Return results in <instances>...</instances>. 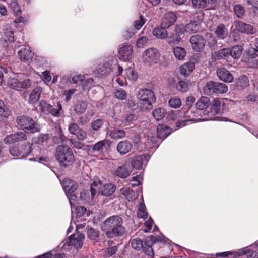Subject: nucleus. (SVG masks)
Wrapping results in <instances>:
<instances>
[{
  "mask_svg": "<svg viewBox=\"0 0 258 258\" xmlns=\"http://www.w3.org/2000/svg\"><path fill=\"white\" fill-rule=\"evenodd\" d=\"M122 223L123 220L121 217L118 216H113L108 218L104 221L102 228L108 237L120 236L125 232Z\"/></svg>",
  "mask_w": 258,
  "mask_h": 258,
  "instance_id": "f257e3e1",
  "label": "nucleus"
},
{
  "mask_svg": "<svg viewBox=\"0 0 258 258\" xmlns=\"http://www.w3.org/2000/svg\"><path fill=\"white\" fill-rule=\"evenodd\" d=\"M55 157L58 162L64 167L72 165L75 161L72 149L67 145L57 147Z\"/></svg>",
  "mask_w": 258,
  "mask_h": 258,
  "instance_id": "f03ea898",
  "label": "nucleus"
},
{
  "mask_svg": "<svg viewBox=\"0 0 258 258\" xmlns=\"http://www.w3.org/2000/svg\"><path fill=\"white\" fill-rule=\"evenodd\" d=\"M17 125L25 132L35 133L40 131V126L29 116H20L17 118Z\"/></svg>",
  "mask_w": 258,
  "mask_h": 258,
  "instance_id": "7ed1b4c3",
  "label": "nucleus"
},
{
  "mask_svg": "<svg viewBox=\"0 0 258 258\" xmlns=\"http://www.w3.org/2000/svg\"><path fill=\"white\" fill-rule=\"evenodd\" d=\"M242 48L240 46H235L232 48H223L215 52L213 57L217 59L228 58L231 56L234 59H238L242 54Z\"/></svg>",
  "mask_w": 258,
  "mask_h": 258,
  "instance_id": "20e7f679",
  "label": "nucleus"
},
{
  "mask_svg": "<svg viewBox=\"0 0 258 258\" xmlns=\"http://www.w3.org/2000/svg\"><path fill=\"white\" fill-rule=\"evenodd\" d=\"M94 187L97 188L99 194L105 196H109L112 195L116 189L115 186L111 183L106 184L102 186L101 181L98 179H96L94 180L91 186V192L92 197L96 193V189Z\"/></svg>",
  "mask_w": 258,
  "mask_h": 258,
  "instance_id": "39448f33",
  "label": "nucleus"
},
{
  "mask_svg": "<svg viewBox=\"0 0 258 258\" xmlns=\"http://www.w3.org/2000/svg\"><path fill=\"white\" fill-rule=\"evenodd\" d=\"M84 236L82 233H77L70 236L63 244L62 248L65 250H69L73 246L76 249L83 246Z\"/></svg>",
  "mask_w": 258,
  "mask_h": 258,
  "instance_id": "423d86ee",
  "label": "nucleus"
},
{
  "mask_svg": "<svg viewBox=\"0 0 258 258\" xmlns=\"http://www.w3.org/2000/svg\"><path fill=\"white\" fill-rule=\"evenodd\" d=\"M159 58L160 53L158 50L154 47L146 49L142 55L143 62L148 66H152L156 63Z\"/></svg>",
  "mask_w": 258,
  "mask_h": 258,
  "instance_id": "0eeeda50",
  "label": "nucleus"
},
{
  "mask_svg": "<svg viewBox=\"0 0 258 258\" xmlns=\"http://www.w3.org/2000/svg\"><path fill=\"white\" fill-rule=\"evenodd\" d=\"M8 86L12 89L21 91V89L29 88L32 84V81L29 79H26L23 81H20L17 77H10L7 81Z\"/></svg>",
  "mask_w": 258,
  "mask_h": 258,
  "instance_id": "6e6552de",
  "label": "nucleus"
},
{
  "mask_svg": "<svg viewBox=\"0 0 258 258\" xmlns=\"http://www.w3.org/2000/svg\"><path fill=\"white\" fill-rule=\"evenodd\" d=\"M39 107L41 111L46 115L51 114L55 117H59L60 115V111L62 107L59 102H58L57 108H53L52 105L48 104L44 100H41L39 103Z\"/></svg>",
  "mask_w": 258,
  "mask_h": 258,
  "instance_id": "1a4fd4ad",
  "label": "nucleus"
},
{
  "mask_svg": "<svg viewBox=\"0 0 258 258\" xmlns=\"http://www.w3.org/2000/svg\"><path fill=\"white\" fill-rule=\"evenodd\" d=\"M181 110H183L185 113V115L182 116V119H183V120L178 121L176 123L177 128H180L185 126L188 122H196L206 120L205 119L195 118L197 116L196 114L199 113L198 111L196 112L193 111L191 110L186 111L185 109H182Z\"/></svg>",
  "mask_w": 258,
  "mask_h": 258,
  "instance_id": "9d476101",
  "label": "nucleus"
},
{
  "mask_svg": "<svg viewBox=\"0 0 258 258\" xmlns=\"http://www.w3.org/2000/svg\"><path fill=\"white\" fill-rule=\"evenodd\" d=\"M137 97L145 104L151 106L155 102L156 98L153 91L150 89H140L137 93Z\"/></svg>",
  "mask_w": 258,
  "mask_h": 258,
  "instance_id": "9b49d317",
  "label": "nucleus"
},
{
  "mask_svg": "<svg viewBox=\"0 0 258 258\" xmlns=\"http://www.w3.org/2000/svg\"><path fill=\"white\" fill-rule=\"evenodd\" d=\"M179 28L178 30L182 32L183 34L189 35L198 32L200 30V24L197 22L193 21L187 24H178Z\"/></svg>",
  "mask_w": 258,
  "mask_h": 258,
  "instance_id": "f8f14e48",
  "label": "nucleus"
},
{
  "mask_svg": "<svg viewBox=\"0 0 258 258\" xmlns=\"http://www.w3.org/2000/svg\"><path fill=\"white\" fill-rule=\"evenodd\" d=\"M133 46L132 45H123L118 51L119 58L124 61L130 60L132 58Z\"/></svg>",
  "mask_w": 258,
  "mask_h": 258,
  "instance_id": "ddd939ff",
  "label": "nucleus"
},
{
  "mask_svg": "<svg viewBox=\"0 0 258 258\" xmlns=\"http://www.w3.org/2000/svg\"><path fill=\"white\" fill-rule=\"evenodd\" d=\"M190 42L192 49L197 52L200 51L204 47L206 44L204 38L199 35L192 36L190 39Z\"/></svg>",
  "mask_w": 258,
  "mask_h": 258,
  "instance_id": "4468645a",
  "label": "nucleus"
},
{
  "mask_svg": "<svg viewBox=\"0 0 258 258\" xmlns=\"http://www.w3.org/2000/svg\"><path fill=\"white\" fill-rule=\"evenodd\" d=\"M21 148L20 153L22 157H26L31 154L37 156V152L39 151V148L38 147L36 149L35 148V146H33V144L30 143L22 145Z\"/></svg>",
  "mask_w": 258,
  "mask_h": 258,
  "instance_id": "2eb2a0df",
  "label": "nucleus"
},
{
  "mask_svg": "<svg viewBox=\"0 0 258 258\" xmlns=\"http://www.w3.org/2000/svg\"><path fill=\"white\" fill-rule=\"evenodd\" d=\"M150 159L148 154H143L134 157L131 161L132 166L136 169H140L143 165L146 164Z\"/></svg>",
  "mask_w": 258,
  "mask_h": 258,
  "instance_id": "dca6fc26",
  "label": "nucleus"
},
{
  "mask_svg": "<svg viewBox=\"0 0 258 258\" xmlns=\"http://www.w3.org/2000/svg\"><path fill=\"white\" fill-rule=\"evenodd\" d=\"M177 18L175 12H167L164 14L163 17L161 25L165 28H168L176 21Z\"/></svg>",
  "mask_w": 258,
  "mask_h": 258,
  "instance_id": "f3484780",
  "label": "nucleus"
},
{
  "mask_svg": "<svg viewBox=\"0 0 258 258\" xmlns=\"http://www.w3.org/2000/svg\"><path fill=\"white\" fill-rule=\"evenodd\" d=\"M179 28L178 25H176L175 27L174 30L172 32L170 33V35L167 36V43L170 44H178L179 43L181 40L180 35L183 34L182 32L179 31L178 29Z\"/></svg>",
  "mask_w": 258,
  "mask_h": 258,
  "instance_id": "a211bd4d",
  "label": "nucleus"
},
{
  "mask_svg": "<svg viewBox=\"0 0 258 258\" xmlns=\"http://www.w3.org/2000/svg\"><path fill=\"white\" fill-rule=\"evenodd\" d=\"M235 26L240 32L247 34H253L256 31L253 27L249 24H247L242 21H236L234 22Z\"/></svg>",
  "mask_w": 258,
  "mask_h": 258,
  "instance_id": "6ab92c4d",
  "label": "nucleus"
},
{
  "mask_svg": "<svg viewBox=\"0 0 258 258\" xmlns=\"http://www.w3.org/2000/svg\"><path fill=\"white\" fill-rule=\"evenodd\" d=\"M64 191L67 196L71 194H73L77 188V184L70 179H64L62 183Z\"/></svg>",
  "mask_w": 258,
  "mask_h": 258,
  "instance_id": "aec40b11",
  "label": "nucleus"
},
{
  "mask_svg": "<svg viewBox=\"0 0 258 258\" xmlns=\"http://www.w3.org/2000/svg\"><path fill=\"white\" fill-rule=\"evenodd\" d=\"M133 145L127 140L119 142L117 145V150L120 155H124L128 153L132 149Z\"/></svg>",
  "mask_w": 258,
  "mask_h": 258,
  "instance_id": "412c9836",
  "label": "nucleus"
},
{
  "mask_svg": "<svg viewBox=\"0 0 258 258\" xmlns=\"http://www.w3.org/2000/svg\"><path fill=\"white\" fill-rule=\"evenodd\" d=\"M217 74L218 78L225 82H231L233 79L232 74L224 68L218 69Z\"/></svg>",
  "mask_w": 258,
  "mask_h": 258,
  "instance_id": "4be33fe9",
  "label": "nucleus"
},
{
  "mask_svg": "<svg viewBox=\"0 0 258 258\" xmlns=\"http://www.w3.org/2000/svg\"><path fill=\"white\" fill-rule=\"evenodd\" d=\"M111 63L110 60L104 61L102 63L100 64L99 67L95 71L96 74L100 76L106 75L111 72L112 70L111 67Z\"/></svg>",
  "mask_w": 258,
  "mask_h": 258,
  "instance_id": "5701e85b",
  "label": "nucleus"
},
{
  "mask_svg": "<svg viewBox=\"0 0 258 258\" xmlns=\"http://www.w3.org/2000/svg\"><path fill=\"white\" fill-rule=\"evenodd\" d=\"M18 56L21 60L26 62L31 60L33 53L29 47H26L21 49L18 52Z\"/></svg>",
  "mask_w": 258,
  "mask_h": 258,
  "instance_id": "b1692460",
  "label": "nucleus"
},
{
  "mask_svg": "<svg viewBox=\"0 0 258 258\" xmlns=\"http://www.w3.org/2000/svg\"><path fill=\"white\" fill-rule=\"evenodd\" d=\"M195 67V64L193 61L185 62L180 67V73L184 76H188L194 71Z\"/></svg>",
  "mask_w": 258,
  "mask_h": 258,
  "instance_id": "393cba45",
  "label": "nucleus"
},
{
  "mask_svg": "<svg viewBox=\"0 0 258 258\" xmlns=\"http://www.w3.org/2000/svg\"><path fill=\"white\" fill-rule=\"evenodd\" d=\"M214 32L216 37L220 39H225L228 34V30L223 24H219L217 26L214 28Z\"/></svg>",
  "mask_w": 258,
  "mask_h": 258,
  "instance_id": "a878e982",
  "label": "nucleus"
},
{
  "mask_svg": "<svg viewBox=\"0 0 258 258\" xmlns=\"http://www.w3.org/2000/svg\"><path fill=\"white\" fill-rule=\"evenodd\" d=\"M166 29L162 26L156 27L153 29L152 34L157 39H164L167 37L168 35V32Z\"/></svg>",
  "mask_w": 258,
  "mask_h": 258,
  "instance_id": "bb28decb",
  "label": "nucleus"
},
{
  "mask_svg": "<svg viewBox=\"0 0 258 258\" xmlns=\"http://www.w3.org/2000/svg\"><path fill=\"white\" fill-rule=\"evenodd\" d=\"M130 173L131 171L127 169L126 166L125 165L118 167L114 170V174L121 178L127 177Z\"/></svg>",
  "mask_w": 258,
  "mask_h": 258,
  "instance_id": "cd10ccee",
  "label": "nucleus"
},
{
  "mask_svg": "<svg viewBox=\"0 0 258 258\" xmlns=\"http://www.w3.org/2000/svg\"><path fill=\"white\" fill-rule=\"evenodd\" d=\"M170 129L167 125L159 124L157 127V135L160 138H165L170 134Z\"/></svg>",
  "mask_w": 258,
  "mask_h": 258,
  "instance_id": "c85d7f7f",
  "label": "nucleus"
},
{
  "mask_svg": "<svg viewBox=\"0 0 258 258\" xmlns=\"http://www.w3.org/2000/svg\"><path fill=\"white\" fill-rule=\"evenodd\" d=\"M210 99L207 97L202 96L196 102V107L199 110H205L210 105Z\"/></svg>",
  "mask_w": 258,
  "mask_h": 258,
  "instance_id": "c756f323",
  "label": "nucleus"
},
{
  "mask_svg": "<svg viewBox=\"0 0 258 258\" xmlns=\"http://www.w3.org/2000/svg\"><path fill=\"white\" fill-rule=\"evenodd\" d=\"M42 89L40 87L35 88L31 92L29 96V101L31 103H35L39 99Z\"/></svg>",
  "mask_w": 258,
  "mask_h": 258,
  "instance_id": "7c9ffc66",
  "label": "nucleus"
},
{
  "mask_svg": "<svg viewBox=\"0 0 258 258\" xmlns=\"http://www.w3.org/2000/svg\"><path fill=\"white\" fill-rule=\"evenodd\" d=\"M173 51L176 58L179 60H183L186 54L185 49L181 47H175L173 48Z\"/></svg>",
  "mask_w": 258,
  "mask_h": 258,
  "instance_id": "2f4dec72",
  "label": "nucleus"
},
{
  "mask_svg": "<svg viewBox=\"0 0 258 258\" xmlns=\"http://www.w3.org/2000/svg\"><path fill=\"white\" fill-rule=\"evenodd\" d=\"M87 108V104L84 101H78L74 106V110L77 114L83 113Z\"/></svg>",
  "mask_w": 258,
  "mask_h": 258,
  "instance_id": "473e14b6",
  "label": "nucleus"
},
{
  "mask_svg": "<svg viewBox=\"0 0 258 258\" xmlns=\"http://www.w3.org/2000/svg\"><path fill=\"white\" fill-rule=\"evenodd\" d=\"M185 115V113L183 110L171 111L168 115V118L170 120H175L182 119V116Z\"/></svg>",
  "mask_w": 258,
  "mask_h": 258,
  "instance_id": "72a5a7b5",
  "label": "nucleus"
},
{
  "mask_svg": "<svg viewBox=\"0 0 258 258\" xmlns=\"http://www.w3.org/2000/svg\"><path fill=\"white\" fill-rule=\"evenodd\" d=\"M109 132L110 137L112 139H120L124 138L125 136V132L123 130L113 129Z\"/></svg>",
  "mask_w": 258,
  "mask_h": 258,
  "instance_id": "f704fd0d",
  "label": "nucleus"
},
{
  "mask_svg": "<svg viewBox=\"0 0 258 258\" xmlns=\"http://www.w3.org/2000/svg\"><path fill=\"white\" fill-rule=\"evenodd\" d=\"M3 33L4 36L6 37L7 39L5 41H9L10 42H13L14 41V37L13 35V32L12 28L9 25H6L3 29Z\"/></svg>",
  "mask_w": 258,
  "mask_h": 258,
  "instance_id": "c9c22d12",
  "label": "nucleus"
},
{
  "mask_svg": "<svg viewBox=\"0 0 258 258\" xmlns=\"http://www.w3.org/2000/svg\"><path fill=\"white\" fill-rule=\"evenodd\" d=\"M239 254L243 256V258H258L257 252L251 251L247 248H243L239 250Z\"/></svg>",
  "mask_w": 258,
  "mask_h": 258,
  "instance_id": "e433bc0d",
  "label": "nucleus"
},
{
  "mask_svg": "<svg viewBox=\"0 0 258 258\" xmlns=\"http://www.w3.org/2000/svg\"><path fill=\"white\" fill-rule=\"evenodd\" d=\"M166 113L165 110L160 107L155 109L152 112L154 118L157 120L162 119L165 116Z\"/></svg>",
  "mask_w": 258,
  "mask_h": 258,
  "instance_id": "4c0bfd02",
  "label": "nucleus"
},
{
  "mask_svg": "<svg viewBox=\"0 0 258 258\" xmlns=\"http://www.w3.org/2000/svg\"><path fill=\"white\" fill-rule=\"evenodd\" d=\"M215 82H208L204 87V93L207 95H211L215 93Z\"/></svg>",
  "mask_w": 258,
  "mask_h": 258,
  "instance_id": "58836bf2",
  "label": "nucleus"
},
{
  "mask_svg": "<svg viewBox=\"0 0 258 258\" xmlns=\"http://www.w3.org/2000/svg\"><path fill=\"white\" fill-rule=\"evenodd\" d=\"M108 143L107 140H103L98 142L91 147V151L93 153L99 152L102 151L104 146Z\"/></svg>",
  "mask_w": 258,
  "mask_h": 258,
  "instance_id": "ea45409f",
  "label": "nucleus"
},
{
  "mask_svg": "<svg viewBox=\"0 0 258 258\" xmlns=\"http://www.w3.org/2000/svg\"><path fill=\"white\" fill-rule=\"evenodd\" d=\"M233 11L235 15L239 18H242L244 15L245 9L241 5H235L233 8Z\"/></svg>",
  "mask_w": 258,
  "mask_h": 258,
  "instance_id": "a19ab883",
  "label": "nucleus"
},
{
  "mask_svg": "<svg viewBox=\"0 0 258 258\" xmlns=\"http://www.w3.org/2000/svg\"><path fill=\"white\" fill-rule=\"evenodd\" d=\"M228 90L227 86L222 83L216 82L215 93L223 94L226 93Z\"/></svg>",
  "mask_w": 258,
  "mask_h": 258,
  "instance_id": "79ce46f5",
  "label": "nucleus"
},
{
  "mask_svg": "<svg viewBox=\"0 0 258 258\" xmlns=\"http://www.w3.org/2000/svg\"><path fill=\"white\" fill-rule=\"evenodd\" d=\"M131 243L132 247L135 250H140L143 248V242L139 238L133 239Z\"/></svg>",
  "mask_w": 258,
  "mask_h": 258,
  "instance_id": "37998d69",
  "label": "nucleus"
},
{
  "mask_svg": "<svg viewBox=\"0 0 258 258\" xmlns=\"http://www.w3.org/2000/svg\"><path fill=\"white\" fill-rule=\"evenodd\" d=\"M221 101L218 99H214L212 106L211 112L212 114H216L220 112L221 107Z\"/></svg>",
  "mask_w": 258,
  "mask_h": 258,
  "instance_id": "c03bdc74",
  "label": "nucleus"
},
{
  "mask_svg": "<svg viewBox=\"0 0 258 258\" xmlns=\"http://www.w3.org/2000/svg\"><path fill=\"white\" fill-rule=\"evenodd\" d=\"M10 113V112L7 107L2 102V104H0V118L4 120L9 116Z\"/></svg>",
  "mask_w": 258,
  "mask_h": 258,
  "instance_id": "a18cd8bd",
  "label": "nucleus"
},
{
  "mask_svg": "<svg viewBox=\"0 0 258 258\" xmlns=\"http://www.w3.org/2000/svg\"><path fill=\"white\" fill-rule=\"evenodd\" d=\"M189 83L185 81H180L177 83L176 87L177 89L181 92H185L189 89Z\"/></svg>",
  "mask_w": 258,
  "mask_h": 258,
  "instance_id": "49530a36",
  "label": "nucleus"
},
{
  "mask_svg": "<svg viewBox=\"0 0 258 258\" xmlns=\"http://www.w3.org/2000/svg\"><path fill=\"white\" fill-rule=\"evenodd\" d=\"M137 215L139 218L146 219L147 218L148 214L146 211L145 205L144 203H141L138 207Z\"/></svg>",
  "mask_w": 258,
  "mask_h": 258,
  "instance_id": "de8ad7c7",
  "label": "nucleus"
},
{
  "mask_svg": "<svg viewBox=\"0 0 258 258\" xmlns=\"http://www.w3.org/2000/svg\"><path fill=\"white\" fill-rule=\"evenodd\" d=\"M168 104L169 105L173 108H179L182 105L181 100L176 97H172L169 99Z\"/></svg>",
  "mask_w": 258,
  "mask_h": 258,
  "instance_id": "09e8293b",
  "label": "nucleus"
},
{
  "mask_svg": "<svg viewBox=\"0 0 258 258\" xmlns=\"http://www.w3.org/2000/svg\"><path fill=\"white\" fill-rule=\"evenodd\" d=\"M120 191L128 201L133 200L134 196V192L130 188H122Z\"/></svg>",
  "mask_w": 258,
  "mask_h": 258,
  "instance_id": "8fccbe9b",
  "label": "nucleus"
},
{
  "mask_svg": "<svg viewBox=\"0 0 258 258\" xmlns=\"http://www.w3.org/2000/svg\"><path fill=\"white\" fill-rule=\"evenodd\" d=\"M125 75L130 80H135L137 78V74L131 67L125 70Z\"/></svg>",
  "mask_w": 258,
  "mask_h": 258,
  "instance_id": "3c124183",
  "label": "nucleus"
},
{
  "mask_svg": "<svg viewBox=\"0 0 258 258\" xmlns=\"http://www.w3.org/2000/svg\"><path fill=\"white\" fill-rule=\"evenodd\" d=\"M192 4L195 8L205 9L207 7V0H191Z\"/></svg>",
  "mask_w": 258,
  "mask_h": 258,
  "instance_id": "603ef678",
  "label": "nucleus"
},
{
  "mask_svg": "<svg viewBox=\"0 0 258 258\" xmlns=\"http://www.w3.org/2000/svg\"><path fill=\"white\" fill-rule=\"evenodd\" d=\"M114 93L115 97L120 100H125L127 97L126 92L122 89H116Z\"/></svg>",
  "mask_w": 258,
  "mask_h": 258,
  "instance_id": "864d4df0",
  "label": "nucleus"
},
{
  "mask_svg": "<svg viewBox=\"0 0 258 258\" xmlns=\"http://www.w3.org/2000/svg\"><path fill=\"white\" fill-rule=\"evenodd\" d=\"M148 42V39L147 37L142 36L138 38L136 42V46L138 48H143L146 45Z\"/></svg>",
  "mask_w": 258,
  "mask_h": 258,
  "instance_id": "5fc2aeb1",
  "label": "nucleus"
},
{
  "mask_svg": "<svg viewBox=\"0 0 258 258\" xmlns=\"http://www.w3.org/2000/svg\"><path fill=\"white\" fill-rule=\"evenodd\" d=\"M103 123V121L101 119H96L92 122L91 124V128L94 131H98L101 127Z\"/></svg>",
  "mask_w": 258,
  "mask_h": 258,
  "instance_id": "6e6d98bb",
  "label": "nucleus"
},
{
  "mask_svg": "<svg viewBox=\"0 0 258 258\" xmlns=\"http://www.w3.org/2000/svg\"><path fill=\"white\" fill-rule=\"evenodd\" d=\"M79 128L78 125L75 123L72 122L68 126V130L70 134L75 135L79 131Z\"/></svg>",
  "mask_w": 258,
  "mask_h": 258,
  "instance_id": "4d7b16f0",
  "label": "nucleus"
},
{
  "mask_svg": "<svg viewBox=\"0 0 258 258\" xmlns=\"http://www.w3.org/2000/svg\"><path fill=\"white\" fill-rule=\"evenodd\" d=\"M145 23V21L144 17L142 16H140L139 19L136 20L134 23V28L137 30L140 29Z\"/></svg>",
  "mask_w": 258,
  "mask_h": 258,
  "instance_id": "13d9d810",
  "label": "nucleus"
},
{
  "mask_svg": "<svg viewBox=\"0 0 258 258\" xmlns=\"http://www.w3.org/2000/svg\"><path fill=\"white\" fill-rule=\"evenodd\" d=\"M10 6L13 9L16 15H19L21 13L20 7L16 0H12L10 4Z\"/></svg>",
  "mask_w": 258,
  "mask_h": 258,
  "instance_id": "bf43d9fd",
  "label": "nucleus"
},
{
  "mask_svg": "<svg viewBox=\"0 0 258 258\" xmlns=\"http://www.w3.org/2000/svg\"><path fill=\"white\" fill-rule=\"evenodd\" d=\"M254 47V48L249 50L250 55L252 57L258 56V38L255 39Z\"/></svg>",
  "mask_w": 258,
  "mask_h": 258,
  "instance_id": "052dcab7",
  "label": "nucleus"
},
{
  "mask_svg": "<svg viewBox=\"0 0 258 258\" xmlns=\"http://www.w3.org/2000/svg\"><path fill=\"white\" fill-rule=\"evenodd\" d=\"M16 135V143L19 142H22L27 139V136L23 132L20 131L15 133Z\"/></svg>",
  "mask_w": 258,
  "mask_h": 258,
  "instance_id": "680f3d73",
  "label": "nucleus"
},
{
  "mask_svg": "<svg viewBox=\"0 0 258 258\" xmlns=\"http://www.w3.org/2000/svg\"><path fill=\"white\" fill-rule=\"evenodd\" d=\"M16 135L15 133L14 134H12L9 135L6 137L4 139V142L6 144H11L13 143H16Z\"/></svg>",
  "mask_w": 258,
  "mask_h": 258,
  "instance_id": "e2e57ef3",
  "label": "nucleus"
},
{
  "mask_svg": "<svg viewBox=\"0 0 258 258\" xmlns=\"http://www.w3.org/2000/svg\"><path fill=\"white\" fill-rule=\"evenodd\" d=\"M93 80L92 78L85 79L84 78V81L82 83V85L84 89L89 88L92 84Z\"/></svg>",
  "mask_w": 258,
  "mask_h": 258,
  "instance_id": "0e129e2a",
  "label": "nucleus"
},
{
  "mask_svg": "<svg viewBox=\"0 0 258 258\" xmlns=\"http://www.w3.org/2000/svg\"><path fill=\"white\" fill-rule=\"evenodd\" d=\"M41 78L45 83L50 82L52 79L51 76L49 75V72L48 71L42 73Z\"/></svg>",
  "mask_w": 258,
  "mask_h": 258,
  "instance_id": "69168bd1",
  "label": "nucleus"
},
{
  "mask_svg": "<svg viewBox=\"0 0 258 258\" xmlns=\"http://www.w3.org/2000/svg\"><path fill=\"white\" fill-rule=\"evenodd\" d=\"M88 237L92 240H96L98 236V232L93 228H90L88 230Z\"/></svg>",
  "mask_w": 258,
  "mask_h": 258,
  "instance_id": "338daca9",
  "label": "nucleus"
},
{
  "mask_svg": "<svg viewBox=\"0 0 258 258\" xmlns=\"http://www.w3.org/2000/svg\"><path fill=\"white\" fill-rule=\"evenodd\" d=\"M248 84V80L246 76H242L239 78L237 82V85L244 87L246 86Z\"/></svg>",
  "mask_w": 258,
  "mask_h": 258,
  "instance_id": "774afa93",
  "label": "nucleus"
}]
</instances>
